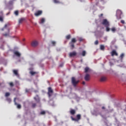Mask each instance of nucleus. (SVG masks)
Wrapping results in <instances>:
<instances>
[{
	"label": "nucleus",
	"instance_id": "f257e3e1",
	"mask_svg": "<svg viewBox=\"0 0 126 126\" xmlns=\"http://www.w3.org/2000/svg\"><path fill=\"white\" fill-rule=\"evenodd\" d=\"M70 118L72 121H73L74 122H78L81 119V115L80 114H77L76 115V118H74L72 116H71Z\"/></svg>",
	"mask_w": 126,
	"mask_h": 126
},
{
	"label": "nucleus",
	"instance_id": "f03ea898",
	"mask_svg": "<svg viewBox=\"0 0 126 126\" xmlns=\"http://www.w3.org/2000/svg\"><path fill=\"white\" fill-rule=\"evenodd\" d=\"M53 93H54V91H53L51 87H49L48 88V93H47L48 96L51 97L52 95H53Z\"/></svg>",
	"mask_w": 126,
	"mask_h": 126
},
{
	"label": "nucleus",
	"instance_id": "7ed1b4c3",
	"mask_svg": "<svg viewBox=\"0 0 126 126\" xmlns=\"http://www.w3.org/2000/svg\"><path fill=\"white\" fill-rule=\"evenodd\" d=\"M79 83V80H76V79H72V84L74 87H76V85Z\"/></svg>",
	"mask_w": 126,
	"mask_h": 126
},
{
	"label": "nucleus",
	"instance_id": "20e7f679",
	"mask_svg": "<svg viewBox=\"0 0 126 126\" xmlns=\"http://www.w3.org/2000/svg\"><path fill=\"white\" fill-rule=\"evenodd\" d=\"M122 11L120 10H118L116 13V16L117 18L121 19V15H122Z\"/></svg>",
	"mask_w": 126,
	"mask_h": 126
},
{
	"label": "nucleus",
	"instance_id": "39448f33",
	"mask_svg": "<svg viewBox=\"0 0 126 126\" xmlns=\"http://www.w3.org/2000/svg\"><path fill=\"white\" fill-rule=\"evenodd\" d=\"M38 44L39 43L37 40H34L32 41L31 43L32 47H37V46H38Z\"/></svg>",
	"mask_w": 126,
	"mask_h": 126
},
{
	"label": "nucleus",
	"instance_id": "423d86ee",
	"mask_svg": "<svg viewBox=\"0 0 126 126\" xmlns=\"http://www.w3.org/2000/svg\"><path fill=\"white\" fill-rule=\"evenodd\" d=\"M16 98H15L14 99V102L16 106H17V108L18 109H21V105L17 104V102H16Z\"/></svg>",
	"mask_w": 126,
	"mask_h": 126
},
{
	"label": "nucleus",
	"instance_id": "0eeeda50",
	"mask_svg": "<svg viewBox=\"0 0 126 126\" xmlns=\"http://www.w3.org/2000/svg\"><path fill=\"white\" fill-rule=\"evenodd\" d=\"M102 24H103V25H105V26H109V22L108 21V20H107V19H104L103 20Z\"/></svg>",
	"mask_w": 126,
	"mask_h": 126
},
{
	"label": "nucleus",
	"instance_id": "6e6552de",
	"mask_svg": "<svg viewBox=\"0 0 126 126\" xmlns=\"http://www.w3.org/2000/svg\"><path fill=\"white\" fill-rule=\"evenodd\" d=\"M75 56H76V52H70L69 54V56L71 58L72 57H75Z\"/></svg>",
	"mask_w": 126,
	"mask_h": 126
},
{
	"label": "nucleus",
	"instance_id": "1a4fd4ad",
	"mask_svg": "<svg viewBox=\"0 0 126 126\" xmlns=\"http://www.w3.org/2000/svg\"><path fill=\"white\" fill-rule=\"evenodd\" d=\"M14 55H15V56H16L18 58H20V57H21V54L20 53H19V52H18V51H15L14 52Z\"/></svg>",
	"mask_w": 126,
	"mask_h": 126
},
{
	"label": "nucleus",
	"instance_id": "9d476101",
	"mask_svg": "<svg viewBox=\"0 0 126 126\" xmlns=\"http://www.w3.org/2000/svg\"><path fill=\"white\" fill-rule=\"evenodd\" d=\"M42 11H38L35 13L34 15H35V16H39V15H41V14H42Z\"/></svg>",
	"mask_w": 126,
	"mask_h": 126
},
{
	"label": "nucleus",
	"instance_id": "9b49d317",
	"mask_svg": "<svg viewBox=\"0 0 126 126\" xmlns=\"http://www.w3.org/2000/svg\"><path fill=\"white\" fill-rule=\"evenodd\" d=\"M75 113H76L75 110L71 109L70 111V114H71L72 115H75Z\"/></svg>",
	"mask_w": 126,
	"mask_h": 126
},
{
	"label": "nucleus",
	"instance_id": "f8f14e48",
	"mask_svg": "<svg viewBox=\"0 0 126 126\" xmlns=\"http://www.w3.org/2000/svg\"><path fill=\"white\" fill-rule=\"evenodd\" d=\"M30 74H31V75H35V74H37V73H38L37 72H35L33 70H31L30 72Z\"/></svg>",
	"mask_w": 126,
	"mask_h": 126
},
{
	"label": "nucleus",
	"instance_id": "ddd939ff",
	"mask_svg": "<svg viewBox=\"0 0 126 126\" xmlns=\"http://www.w3.org/2000/svg\"><path fill=\"white\" fill-rule=\"evenodd\" d=\"M34 100L37 102V103L40 102V98H39V96L37 95V97H34Z\"/></svg>",
	"mask_w": 126,
	"mask_h": 126
},
{
	"label": "nucleus",
	"instance_id": "4468645a",
	"mask_svg": "<svg viewBox=\"0 0 126 126\" xmlns=\"http://www.w3.org/2000/svg\"><path fill=\"white\" fill-rule=\"evenodd\" d=\"M111 55H112V57H113V56H115V55L116 56H118V53H117V52H116V51L113 50V51L112 52V53H111Z\"/></svg>",
	"mask_w": 126,
	"mask_h": 126
},
{
	"label": "nucleus",
	"instance_id": "2eb2a0df",
	"mask_svg": "<svg viewBox=\"0 0 126 126\" xmlns=\"http://www.w3.org/2000/svg\"><path fill=\"white\" fill-rule=\"evenodd\" d=\"M25 20V19L24 18H21L19 20V24H21L23 21Z\"/></svg>",
	"mask_w": 126,
	"mask_h": 126
},
{
	"label": "nucleus",
	"instance_id": "dca6fc26",
	"mask_svg": "<svg viewBox=\"0 0 126 126\" xmlns=\"http://www.w3.org/2000/svg\"><path fill=\"white\" fill-rule=\"evenodd\" d=\"M13 72L15 75H18V71L17 70H13Z\"/></svg>",
	"mask_w": 126,
	"mask_h": 126
},
{
	"label": "nucleus",
	"instance_id": "f3484780",
	"mask_svg": "<svg viewBox=\"0 0 126 126\" xmlns=\"http://www.w3.org/2000/svg\"><path fill=\"white\" fill-rule=\"evenodd\" d=\"M90 78V75L89 74H87L85 76V79H89Z\"/></svg>",
	"mask_w": 126,
	"mask_h": 126
},
{
	"label": "nucleus",
	"instance_id": "a211bd4d",
	"mask_svg": "<svg viewBox=\"0 0 126 126\" xmlns=\"http://www.w3.org/2000/svg\"><path fill=\"white\" fill-rule=\"evenodd\" d=\"M6 101H7V102H8V103H11V98H9V97H7L6 99Z\"/></svg>",
	"mask_w": 126,
	"mask_h": 126
},
{
	"label": "nucleus",
	"instance_id": "6ab92c4d",
	"mask_svg": "<svg viewBox=\"0 0 126 126\" xmlns=\"http://www.w3.org/2000/svg\"><path fill=\"white\" fill-rule=\"evenodd\" d=\"M85 55H86V51H83L82 53V56H83V57H85Z\"/></svg>",
	"mask_w": 126,
	"mask_h": 126
},
{
	"label": "nucleus",
	"instance_id": "aec40b11",
	"mask_svg": "<svg viewBox=\"0 0 126 126\" xmlns=\"http://www.w3.org/2000/svg\"><path fill=\"white\" fill-rule=\"evenodd\" d=\"M5 97H8V96H10V93H6L5 94Z\"/></svg>",
	"mask_w": 126,
	"mask_h": 126
},
{
	"label": "nucleus",
	"instance_id": "412c9836",
	"mask_svg": "<svg viewBox=\"0 0 126 126\" xmlns=\"http://www.w3.org/2000/svg\"><path fill=\"white\" fill-rule=\"evenodd\" d=\"M106 79H100L99 82H106Z\"/></svg>",
	"mask_w": 126,
	"mask_h": 126
},
{
	"label": "nucleus",
	"instance_id": "4be33fe9",
	"mask_svg": "<svg viewBox=\"0 0 126 126\" xmlns=\"http://www.w3.org/2000/svg\"><path fill=\"white\" fill-rule=\"evenodd\" d=\"M76 42V39L75 38H72L71 39V43H75Z\"/></svg>",
	"mask_w": 126,
	"mask_h": 126
},
{
	"label": "nucleus",
	"instance_id": "5701e85b",
	"mask_svg": "<svg viewBox=\"0 0 126 126\" xmlns=\"http://www.w3.org/2000/svg\"><path fill=\"white\" fill-rule=\"evenodd\" d=\"M9 84L11 87H13V86H14V85L13 84V83H12V82L9 83Z\"/></svg>",
	"mask_w": 126,
	"mask_h": 126
},
{
	"label": "nucleus",
	"instance_id": "b1692460",
	"mask_svg": "<svg viewBox=\"0 0 126 126\" xmlns=\"http://www.w3.org/2000/svg\"><path fill=\"white\" fill-rule=\"evenodd\" d=\"M46 114V111H42L40 112V115H45Z\"/></svg>",
	"mask_w": 126,
	"mask_h": 126
},
{
	"label": "nucleus",
	"instance_id": "393cba45",
	"mask_svg": "<svg viewBox=\"0 0 126 126\" xmlns=\"http://www.w3.org/2000/svg\"><path fill=\"white\" fill-rule=\"evenodd\" d=\"M100 50H104V49H105V46H104V45H100Z\"/></svg>",
	"mask_w": 126,
	"mask_h": 126
},
{
	"label": "nucleus",
	"instance_id": "a878e982",
	"mask_svg": "<svg viewBox=\"0 0 126 126\" xmlns=\"http://www.w3.org/2000/svg\"><path fill=\"white\" fill-rule=\"evenodd\" d=\"M85 72H87L88 70H89V68L88 67H86L85 69Z\"/></svg>",
	"mask_w": 126,
	"mask_h": 126
},
{
	"label": "nucleus",
	"instance_id": "bb28decb",
	"mask_svg": "<svg viewBox=\"0 0 126 126\" xmlns=\"http://www.w3.org/2000/svg\"><path fill=\"white\" fill-rule=\"evenodd\" d=\"M45 22V19L44 18H42L41 20V23H43Z\"/></svg>",
	"mask_w": 126,
	"mask_h": 126
},
{
	"label": "nucleus",
	"instance_id": "cd10ccee",
	"mask_svg": "<svg viewBox=\"0 0 126 126\" xmlns=\"http://www.w3.org/2000/svg\"><path fill=\"white\" fill-rule=\"evenodd\" d=\"M4 36H5V37H7V36H9V33H5L4 34Z\"/></svg>",
	"mask_w": 126,
	"mask_h": 126
},
{
	"label": "nucleus",
	"instance_id": "c85d7f7f",
	"mask_svg": "<svg viewBox=\"0 0 126 126\" xmlns=\"http://www.w3.org/2000/svg\"><path fill=\"white\" fill-rule=\"evenodd\" d=\"M32 108H35L36 107V103H32Z\"/></svg>",
	"mask_w": 126,
	"mask_h": 126
},
{
	"label": "nucleus",
	"instance_id": "c756f323",
	"mask_svg": "<svg viewBox=\"0 0 126 126\" xmlns=\"http://www.w3.org/2000/svg\"><path fill=\"white\" fill-rule=\"evenodd\" d=\"M54 2L55 3H59V0H54Z\"/></svg>",
	"mask_w": 126,
	"mask_h": 126
},
{
	"label": "nucleus",
	"instance_id": "7c9ffc66",
	"mask_svg": "<svg viewBox=\"0 0 126 126\" xmlns=\"http://www.w3.org/2000/svg\"><path fill=\"white\" fill-rule=\"evenodd\" d=\"M111 30L112 32H115V31H116V29L115 28H112Z\"/></svg>",
	"mask_w": 126,
	"mask_h": 126
},
{
	"label": "nucleus",
	"instance_id": "2f4dec72",
	"mask_svg": "<svg viewBox=\"0 0 126 126\" xmlns=\"http://www.w3.org/2000/svg\"><path fill=\"white\" fill-rule=\"evenodd\" d=\"M15 15H18V11H15L14 12Z\"/></svg>",
	"mask_w": 126,
	"mask_h": 126
},
{
	"label": "nucleus",
	"instance_id": "473e14b6",
	"mask_svg": "<svg viewBox=\"0 0 126 126\" xmlns=\"http://www.w3.org/2000/svg\"><path fill=\"white\" fill-rule=\"evenodd\" d=\"M106 31L107 32H109V31H110V28H109V27H106Z\"/></svg>",
	"mask_w": 126,
	"mask_h": 126
},
{
	"label": "nucleus",
	"instance_id": "72a5a7b5",
	"mask_svg": "<svg viewBox=\"0 0 126 126\" xmlns=\"http://www.w3.org/2000/svg\"><path fill=\"white\" fill-rule=\"evenodd\" d=\"M66 39H70V35H68L66 36Z\"/></svg>",
	"mask_w": 126,
	"mask_h": 126
},
{
	"label": "nucleus",
	"instance_id": "f704fd0d",
	"mask_svg": "<svg viewBox=\"0 0 126 126\" xmlns=\"http://www.w3.org/2000/svg\"><path fill=\"white\" fill-rule=\"evenodd\" d=\"M95 45H98V41L97 40H96L94 42Z\"/></svg>",
	"mask_w": 126,
	"mask_h": 126
},
{
	"label": "nucleus",
	"instance_id": "c9c22d12",
	"mask_svg": "<svg viewBox=\"0 0 126 126\" xmlns=\"http://www.w3.org/2000/svg\"><path fill=\"white\" fill-rule=\"evenodd\" d=\"M124 56H125V54H121L120 57H121V58H124Z\"/></svg>",
	"mask_w": 126,
	"mask_h": 126
},
{
	"label": "nucleus",
	"instance_id": "e433bc0d",
	"mask_svg": "<svg viewBox=\"0 0 126 126\" xmlns=\"http://www.w3.org/2000/svg\"><path fill=\"white\" fill-rule=\"evenodd\" d=\"M3 21L2 17H0V21Z\"/></svg>",
	"mask_w": 126,
	"mask_h": 126
},
{
	"label": "nucleus",
	"instance_id": "4c0bfd02",
	"mask_svg": "<svg viewBox=\"0 0 126 126\" xmlns=\"http://www.w3.org/2000/svg\"><path fill=\"white\" fill-rule=\"evenodd\" d=\"M121 23H122L123 24H125V21L121 20Z\"/></svg>",
	"mask_w": 126,
	"mask_h": 126
},
{
	"label": "nucleus",
	"instance_id": "58836bf2",
	"mask_svg": "<svg viewBox=\"0 0 126 126\" xmlns=\"http://www.w3.org/2000/svg\"><path fill=\"white\" fill-rule=\"evenodd\" d=\"M71 47H72V49H73V48H74V45L72 44V43H71Z\"/></svg>",
	"mask_w": 126,
	"mask_h": 126
},
{
	"label": "nucleus",
	"instance_id": "ea45409f",
	"mask_svg": "<svg viewBox=\"0 0 126 126\" xmlns=\"http://www.w3.org/2000/svg\"><path fill=\"white\" fill-rule=\"evenodd\" d=\"M52 43L53 45H55V44H56V42H55V41H52Z\"/></svg>",
	"mask_w": 126,
	"mask_h": 126
},
{
	"label": "nucleus",
	"instance_id": "a19ab883",
	"mask_svg": "<svg viewBox=\"0 0 126 126\" xmlns=\"http://www.w3.org/2000/svg\"><path fill=\"white\" fill-rule=\"evenodd\" d=\"M26 92H27V93L29 92V90H28V89H26Z\"/></svg>",
	"mask_w": 126,
	"mask_h": 126
},
{
	"label": "nucleus",
	"instance_id": "79ce46f5",
	"mask_svg": "<svg viewBox=\"0 0 126 126\" xmlns=\"http://www.w3.org/2000/svg\"><path fill=\"white\" fill-rule=\"evenodd\" d=\"M82 84H83V85H85V82L83 81L82 82Z\"/></svg>",
	"mask_w": 126,
	"mask_h": 126
},
{
	"label": "nucleus",
	"instance_id": "37998d69",
	"mask_svg": "<svg viewBox=\"0 0 126 126\" xmlns=\"http://www.w3.org/2000/svg\"><path fill=\"white\" fill-rule=\"evenodd\" d=\"M6 27H7V25H5V26H4V28H6Z\"/></svg>",
	"mask_w": 126,
	"mask_h": 126
},
{
	"label": "nucleus",
	"instance_id": "c03bdc74",
	"mask_svg": "<svg viewBox=\"0 0 126 126\" xmlns=\"http://www.w3.org/2000/svg\"><path fill=\"white\" fill-rule=\"evenodd\" d=\"M102 110H105V107L104 106H102Z\"/></svg>",
	"mask_w": 126,
	"mask_h": 126
},
{
	"label": "nucleus",
	"instance_id": "a18cd8bd",
	"mask_svg": "<svg viewBox=\"0 0 126 126\" xmlns=\"http://www.w3.org/2000/svg\"><path fill=\"white\" fill-rule=\"evenodd\" d=\"M72 79H75V77H72Z\"/></svg>",
	"mask_w": 126,
	"mask_h": 126
},
{
	"label": "nucleus",
	"instance_id": "49530a36",
	"mask_svg": "<svg viewBox=\"0 0 126 126\" xmlns=\"http://www.w3.org/2000/svg\"><path fill=\"white\" fill-rule=\"evenodd\" d=\"M1 84H4L3 83H0V86H1Z\"/></svg>",
	"mask_w": 126,
	"mask_h": 126
},
{
	"label": "nucleus",
	"instance_id": "de8ad7c7",
	"mask_svg": "<svg viewBox=\"0 0 126 126\" xmlns=\"http://www.w3.org/2000/svg\"><path fill=\"white\" fill-rule=\"evenodd\" d=\"M87 81H88V80H89V79H86V80Z\"/></svg>",
	"mask_w": 126,
	"mask_h": 126
},
{
	"label": "nucleus",
	"instance_id": "09e8293b",
	"mask_svg": "<svg viewBox=\"0 0 126 126\" xmlns=\"http://www.w3.org/2000/svg\"><path fill=\"white\" fill-rule=\"evenodd\" d=\"M102 15H103V14H101V16H102Z\"/></svg>",
	"mask_w": 126,
	"mask_h": 126
},
{
	"label": "nucleus",
	"instance_id": "8fccbe9b",
	"mask_svg": "<svg viewBox=\"0 0 126 126\" xmlns=\"http://www.w3.org/2000/svg\"><path fill=\"white\" fill-rule=\"evenodd\" d=\"M2 31H3V29H2Z\"/></svg>",
	"mask_w": 126,
	"mask_h": 126
}]
</instances>
